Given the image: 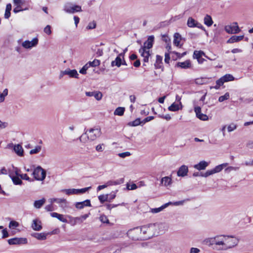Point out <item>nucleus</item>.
Instances as JSON below:
<instances>
[{
	"mask_svg": "<svg viewBox=\"0 0 253 253\" xmlns=\"http://www.w3.org/2000/svg\"><path fill=\"white\" fill-rule=\"evenodd\" d=\"M89 67L88 64H85L83 67L80 70V73L82 74H86V70Z\"/></svg>",
	"mask_w": 253,
	"mask_h": 253,
	"instance_id": "nucleus-57",
	"label": "nucleus"
},
{
	"mask_svg": "<svg viewBox=\"0 0 253 253\" xmlns=\"http://www.w3.org/2000/svg\"><path fill=\"white\" fill-rule=\"evenodd\" d=\"M190 62L189 60H186L184 62H178L177 63V66L178 67H180L182 68L186 69L190 67Z\"/></svg>",
	"mask_w": 253,
	"mask_h": 253,
	"instance_id": "nucleus-34",
	"label": "nucleus"
},
{
	"mask_svg": "<svg viewBox=\"0 0 253 253\" xmlns=\"http://www.w3.org/2000/svg\"><path fill=\"white\" fill-rule=\"evenodd\" d=\"M124 53H120L119 55L116 57L115 60L112 61L111 62V66L114 67V66H116L119 67L122 64H124L122 62V59H124Z\"/></svg>",
	"mask_w": 253,
	"mask_h": 253,
	"instance_id": "nucleus-20",
	"label": "nucleus"
},
{
	"mask_svg": "<svg viewBox=\"0 0 253 253\" xmlns=\"http://www.w3.org/2000/svg\"><path fill=\"white\" fill-rule=\"evenodd\" d=\"M19 226V224L16 221H11L10 222L9 224V227L10 228H14Z\"/></svg>",
	"mask_w": 253,
	"mask_h": 253,
	"instance_id": "nucleus-51",
	"label": "nucleus"
},
{
	"mask_svg": "<svg viewBox=\"0 0 253 253\" xmlns=\"http://www.w3.org/2000/svg\"><path fill=\"white\" fill-rule=\"evenodd\" d=\"M10 177L13 182L15 185H20L22 182L19 175V170L17 169H15V175L11 174Z\"/></svg>",
	"mask_w": 253,
	"mask_h": 253,
	"instance_id": "nucleus-17",
	"label": "nucleus"
},
{
	"mask_svg": "<svg viewBox=\"0 0 253 253\" xmlns=\"http://www.w3.org/2000/svg\"><path fill=\"white\" fill-rule=\"evenodd\" d=\"M188 172V167L185 165H182L179 168L177 172V175L178 176L184 177L187 175Z\"/></svg>",
	"mask_w": 253,
	"mask_h": 253,
	"instance_id": "nucleus-23",
	"label": "nucleus"
},
{
	"mask_svg": "<svg viewBox=\"0 0 253 253\" xmlns=\"http://www.w3.org/2000/svg\"><path fill=\"white\" fill-rule=\"evenodd\" d=\"M173 44L174 45L180 47L181 45L180 44V42L181 41V35L177 33L174 34L173 36Z\"/></svg>",
	"mask_w": 253,
	"mask_h": 253,
	"instance_id": "nucleus-27",
	"label": "nucleus"
},
{
	"mask_svg": "<svg viewBox=\"0 0 253 253\" xmlns=\"http://www.w3.org/2000/svg\"><path fill=\"white\" fill-rule=\"evenodd\" d=\"M14 5L16 6L13 9L14 13H17L21 11L28 10L27 7L23 8L25 4V1L23 0H13Z\"/></svg>",
	"mask_w": 253,
	"mask_h": 253,
	"instance_id": "nucleus-8",
	"label": "nucleus"
},
{
	"mask_svg": "<svg viewBox=\"0 0 253 253\" xmlns=\"http://www.w3.org/2000/svg\"><path fill=\"white\" fill-rule=\"evenodd\" d=\"M244 165L246 166L253 167V159H250L245 162Z\"/></svg>",
	"mask_w": 253,
	"mask_h": 253,
	"instance_id": "nucleus-61",
	"label": "nucleus"
},
{
	"mask_svg": "<svg viewBox=\"0 0 253 253\" xmlns=\"http://www.w3.org/2000/svg\"><path fill=\"white\" fill-rule=\"evenodd\" d=\"M203 56L206 57L208 59L211 60L215 59V58L211 59V58L208 57V56H206L205 53L201 50H199V51L195 50L194 52L193 57L194 58L197 59L198 63L200 64L203 63L204 62V61L205 60V59L202 58Z\"/></svg>",
	"mask_w": 253,
	"mask_h": 253,
	"instance_id": "nucleus-9",
	"label": "nucleus"
},
{
	"mask_svg": "<svg viewBox=\"0 0 253 253\" xmlns=\"http://www.w3.org/2000/svg\"><path fill=\"white\" fill-rule=\"evenodd\" d=\"M230 95L228 92H226L224 95L221 96L218 98L219 102H223L224 100H227L229 98Z\"/></svg>",
	"mask_w": 253,
	"mask_h": 253,
	"instance_id": "nucleus-46",
	"label": "nucleus"
},
{
	"mask_svg": "<svg viewBox=\"0 0 253 253\" xmlns=\"http://www.w3.org/2000/svg\"><path fill=\"white\" fill-rule=\"evenodd\" d=\"M69 218V223L72 226H75L78 223H82L79 217H74L71 216H68Z\"/></svg>",
	"mask_w": 253,
	"mask_h": 253,
	"instance_id": "nucleus-32",
	"label": "nucleus"
},
{
	"mask_svg": "<svg viewBox=\"0 0 253 253\" xmlns=\"http://www.w3.org/2000/svg\"><path fill=\"white\" fill-rule=\"evenodd\" d=\"M224 236L220 235L214 237V245L219 247V250H223L224 247Z\"/></svg>",
	"mask_w": 253,
	"mask_h": 253,
	"instance_id": "nucleus-11",
	"label": "nucleus"
},
{
	"mask_svg": "<svg viewBox=\"0 0 253 253\" xmlns=\"http://www.w3.org/2000/svg\"><path fill=\"white\" fill-rule=\"evenodd\" d=\"M14 152L19 157L24 156V150L22 146L20 144H16L13 146Z\"/></svg>",
	"mask_w": 253,
	"mask_h": 253,
	"instance_id": "nucleus-26",
	"label": "nucleus"
},
{
	"mask_svg": "<svg viewBox=\"0 0 253 253\" xmlns=\"http://www.w3.org/2000/svg\"><path fill=\"white\" fill-rule=\"evenodd\" d=\"M162 59L163 57L159 55L156 56V62L155 65L157 68H160L161 67V66L159 65V64L162 62Z\"/></svg>",
	"mask_w": 253,
	"mask_h": 253,
	"instance_id": "nucleus-45",
	"label": "nucleus"
},
{
	"mask_svg": "<svg viewBox=\"0 0 253 253\" xmlns=\"http://www.w3.org/2000/svg\"><path fill=\"white\" fill-rule=\"evenodd\" d=\"M209 162H207L205 161H202L198 164L195 165L193 167L198 170H205L209 166Z\"/></svg>",
	"mask_w": 253,
	"mask_h": 253,
	"instance_id": "nucleus-22",
	"label": "nucleus"
},
{
	"mask_svg": "<svg viewBox=\"0 0 253 253\" xmlns=\"http://www.w3.org/2000/svg\"><path fill=\"white\" fill-rule=\"evenodd\" d=\"M143 239L150 238L154 236L157 235V232L155 230L154 224L145 225L141 227Z\"/></svg>",
	"mask_w": 253,
	"mask_h": 253,
	"instance_id": "nucleus-2",
	"label": "nucleus"
},
{
	"mask_svg": "<svg viewBox=\"0 0 253 253\" xmlns=\"http://www.w3.org/2000/svg\"><path fill=\"white\" fill-rule=\"evenodd\" d=\"M182 105L181 102L177 103L175 102L173 103L170 106L168 107V110L170 111H177L179 110H181L182 109Z\"/></svg>",
	"mask_w": 253,
	"mask_h": 253,
	"instance_id": "nucleus-24",
	"label": "nucleus"
},
{
	"mask_svg": "<svg viewBox=\"0 0 253 253\" xmlns=\"http://www.w3.org/2000/svg\"><path fill=\"white\" fill-rule=\"evenodd\" d=\"M239 169V167H228L225 169V171L227 172H230L231 171L234 170L236 171L238 170Z\"/></svg>",
	"mask_w": 253,
	"mask_h": 253,
	"instance_id": "nucleus-59",
	"label": "nucleus"
},
{
	"mask_svg": "<svg viewBox=\"0 0 253 253\" xmlns=\"http://www.w3.org/2000/svg\"><path fill=\"white\" fill-rule=\"evenodd\" d=\"M155 230L157 232V235L165 233L169 229V225L166 223L154 224Z\"/></svg>",
	"mask_w": 253,
	"mask_h": 253,
	"instance_id": "nucleus-13",
	"label": "nucleus"
},
{
	"mask_svg": "<svg viewBox=\"0 0 253 253\" xmlns=\"http://www.w3.org/2000/svg\"><path fill=\"white\" fill-rule=\"evenodd\" d=\"M244 37V36L243 35L239 36H233L228 40L227 42L229 43H232L235 42H238L239 41L242 40Z\"/></svg>",
	"mask_w": 253,
	"mask_h": 253,
	"instance_id": "nucleus-30",
	"label": "nucleus"
},
{
	"mask_svg": "<svg viewBox=\"0 0 253 253\" xmlns=\"http://www.w3.org/2000/svg\"><path fill=\"white\" fill-rule=\"evenodd\" d=\"M198 22L195 20L193 18L189 17L187 20V25L189 27H195Z\"/></svg>",
	"mask_w": 253,
	"mask_h": 253,
	"instance_id": "nucleus-39",
	"label": "nucleus"
},
{
	"mask_svg": "<svg viewBox=\"0 0 253 253\" xmlns=\"http://www.w3.org/2000/svg\"><path fill=\"white\" fill-rule=\"evenodd\" d=\"M34 236L39 240H45L46 238V235L44 233H36Z\"/></svg>",
	"mask_w": 253,
	"mask_h": 253,
	"instance_id": "nucleus-44",
	"label": "nucleus"
},
{
	"mask_svg": "<svg viewBox=\"0 0 253 253\" xmlns=\"http://www.w3.org/2000/svg\"><path fill=\"white\" fill-rule=\"evenodd\" d=\"M102 96L103 95L101 92L98 91H95L94 97L97 100H100L102 99Z\"/></svg>",
	"mask_w": 253,
	"mask_h": 253,
	"instance_id": "nucleus-50",
	"label": "nucleus"
},
{
	"mask_svg": "<svg viewBox=\"0 0 253 253\" xmlns=\"http://www.w3.org/2000/svg\"><path fill=\"white\" fill-rule=\"evenodd\" d=\"M236 128H237V125L232 123V124H230L228 126L227 129H228V132H231V131L234 130L235 129H236Z\"/></svg>",
	"mask_w": 253,
	"mask_h": 253,
	"instance_id": "nucleus-55",
	"label": "nucleus"
},
{
	"mask_svg": "<svg viewBox=\"0 0 253 253\" xmlns=\"http://www.w3.org/2000/svg\"><path fill=\"white\" fill-rule=\"evenodd\" d=\"M100 220L103 223H108L109 220L106 216L102 215L100 216Z\"/></svg>",
	"mask_w": 253,
	"mask_h": 253,
	"instance_id": "nucleus-62",
	"label": "nucleus"
},
{
	"mask_svg": "<svg viewBox=\"0 0 253 253\" xmlns=\"http://www.w3.org/2000/svg\"><path fill=\"white\" fill-rule=\"evenodd\" d=\"M66 75H68L71 78H78L79 74L76 70L67 69L65 70Z\"/></svg>",
	"mask_w": 253,
	"mask_h": 253,
	"instance_id": "nucleus-31",
	"label": "nucleus"
},
{
	"mask_svg": "<svg viewBox=\"0 0 253 253\" xmlns=\"http://www.w3.org/2000/svg\"><path fill=\"white\" fill-rule=\"evenodd\" d=\"M101 134L102 132L100 127L95 126L86 130L80 137L79 139L83 143H86L87 140L92 141L99 138L101 135Z\"/></svg>",
	"mask_w": 253,
	"mask_h": 253,
	"instance_id": "nucleus-1",
	"label": "nucleus"
},
{
	"mask_svg": "<svg viewBox=\"0 0 253 253\" xmlns=\"http://www.w3.org/2000/svg\"><path fill=\"white\" fill-rule=\"evenodd\" d=\"M141 182H139L137 184L135 183H127L126 184V189L127 190H135L137 188H140V185H141Z\"/></svg>",
	"mask_w": 253,
	"mask_h": 253,
	"instance_id": "nucleus-36",
	"label": "nucleus"
},
{
	"mask_svg": "<svg viewBox=\"0 0 253 253\" xmlns=\"http://www.w3.org/2000/svg\"><path fill=\"white\" fill-rule=\"evenodd\" d=\"M127 234L132 240H138L143 239L141 228L139 227L129 230L127 232Z\"/></svg>",
	"mask_w": 253,
	"mask_h": 253,
	"instance_id": "nucleus-4",
	"label": "nucleus"
},
{
	"mask_svg": "<svg viewBox=\"0 0 253 253\" xmlns=\"http://www.w3.org/2000/svg\"><path fill=\"white\" fill-rule=\"evenodd\" d=\"M95 27L96 23L94 21H92L88 23V25L86 27V29L87 30H91L95 28Z\"/></svg>",
	"mask_w": 253,
	"mask_h": 253,
	"instance_id": "nucleus-54",
	"label": "nucleus"
},
{
	"mask_svg": "<svg viewBox=\"0 0 253 253\" xmlns=\"http://www.w3.org/2000/svg\"><path fill=\"white\" fill-rule=\"evenodd\" d=\"M32 228L34 230L36 231L40 230L42 229L41 222L36 219L34 220L32 224Z\"/></svg>",
	"mask_w": 253,
	"mask_h": 253,
	"instance_id": "nucleus-35",
	"label": "nucleus"
},
{
	"mask_svg": "<svg viewBox=\"0 0 253 253\" xmlns=\"http://www.w3.org/2000/svg\"><path fill=\"white\" fill-rule=\"evenodd\" d=\"M44 32L47 35H50L51 33V27L49 25H47L44 29Z\"/></svg>",
	"mask_w": 253,
	"mask_h": 253,
	"instance_id": "nucleus-64",
	"label": "nucleus"
},
{
	"mask_svg": "<svg viewBox=\"0 0 253 253\" xmlns=\"http://www.w3.org/2000/svg\"><path fill=\"white\" fill-rule=\"evenodd\" d=\"M204 23L208 27L211 26L213 23L211 17L209 15H207L204 18Z\"/></svg>",
	"mask_w": 253,
	"mask_h": 253,
	"instance_id": "nucleus-37",
	"label": "nucleus"
},
{
	"mask_svg": "<svg viewBox=\"0 0 253 253\" xmlns=\"http://www.w3.org/2000/svg\"><path fill=\"white\" fill-rule=\"evenodd\" d=\"M124 112L125 108L119 107L116 108V109L115 110L114 114L115 115L121 116L124 115Z\"/></svg>",
	"mask_w": 253,
	"mask_h": 253,
	"instance_id": "nucleus-40",
	"label": "nucleus"
},
{
	"mask_svg": "<svg viewBox=\"0 0 253 253\" xmlns=\"http://www.w3.org/2000/svg\"><path fill=\"white\" fill-rule=\"evenodd\" d=\"M154 42V37L153 36H149L147 40L144 43V45L141 48L149 50L152 47Z\"/></svg>",
	"mask_w": 253,
	"mask_h": 253,
	"instance_id": "nucleus-18",
	"label": "nucleus"
},
{
	"mask_svg": "<svg viewBox=\"0 0 253 253\" xmlns=\"http://www.w3.org/2000/svg\"><path fill=\"white\" fill-rule=\"evenodd\" d=\"M185 201V200H183V201H178V202H169L168 203H170L169 204V206L173 205V206H177L182 205Z\"/></svg>",
	"mask_w": 253,
	"mask_h": 253,
	"instance_id": "nucleus-56",
	"label": "nucleus"
},
{
	"mask_svg": "<svg viewBox=\"0 0 253 253\" xmlns=\"http://www.w3.org/2000/svg\"><path fill=\"white\" fill-rule=\"evenodd\" d=\"M8 243L10 245H20L27 244V239L26 238H13L8 240Z\"/></svg>",
	"mask_w": 253,
	"mask_h": 253,
	"instance_id": "nucleus-7",
	"label": "nucleus"
},
{
	"mask_svg": "<svg viewBox=\"0 0 253 253\" xmlns=\"http://www.w3.org/2000/svg\"><path fill=\"white\" fill-rule=\"evenodd\" d=\"M11 10V4L8 3L6 5L5 11L4 13V18L8 19L10 16V11Z\"/></svg>",
	"mask_w": 253,
	"mask_h": 253,
	"instance_id": "nucleus-38",
	"label": "nucleus"
},
{
	"mask_svg": "<svg viewBox=\"0 0 253 253\" xmlns=\"http://www.w3.org/2000/svg\"><path fill=\"white\" fill-rule=\"evenodd\" d=\"M172 183L171 175L169 176H165L161 179V184L166 187L170 186Z\"/></svg>",
	"mask_w": 253,
	"mask_h": 253,
	"instance_id": "nucleus-21",
	"label": "nucleus"
},
{
	"mask_svg": "<svg viewBox=\"0 0 253 253\" xmlns=\"http://www.w3.org/2000/svg\"><path fill=\"white\" fill-rule=\"evenodd\" d=\"M56 202L61 204L66 205L67 203L66 200L63 198H57Z\"/></svg>",
	"mask_w": 253,
	"mask_h": 253,
	"instance_id": "nucleus-63",
	"label": "nucleus"
},
{
	"mask_svg": "<svg viewBox=\"0 0 253 253\" xmlns=\"http://www.w3.org/2000/svg\"><path fill=\"white\" fill-rule=\"evenodd\" d=\"M123 182L124 179L123 178L117 180H109L107 181L105 184L98 186L97 190H101L107 188L108 186L119 185L123 183Z\"/></svg>",
	"mask_w": 253,
	"mask_h": 253,
	"instance_id": "nucleus-10",
	"label": "nucleus"
},
{
	"mask_svg": "<svg viewBox=\"0 0 253 253\" xmlns=\"http://www.w3.org/2000/svg\"><path fill=\"white\" fill-rule=\"evenodd\" d=\"M105 148V145L103 143L97 145L95 147L96 151L99 152H103Z\"/></svg>",
	"mask_w": 253,
	"mask_h": 253,
	"instance_id": "nucleus-48",
	"label": "nucleus"
},
{
	"mask_svg": "<svg viewBox=\"0 0 253 253\" xmlns=\"http://www.w3.org/2000/svg\"><path fill=\"white\" fill-rule=\"evenodd\" d=\"M86 206H90V201L88 200L81 202H78L75 205L76 208L80 209H83Z\"/></svg>",
	"mask_w": 253,
	"mask_h": 253,
	"instance_id": "nucleus-28",
	"label": "nucleus"
},
{
	"mask_svg": "<svg viewBox=\"0 0 253 253\" xmlns=\"http://www.w3.org/2000/svg\"><path fill=\"white\" fill-rule=\"evenodd\" d=\"M139 51L141 56L143 57V62L146 63L148 62L149 61V57L150 55L149 50L141 47Z\"/></svg>",
	"mask_w": 253,
	"mask_h": 253,
	"instance_id": "nucleus-19",
	"label": "nucleus"
},
{
	"mask_svg": "<svg viewBox=\"0 0 253 253\" xmlns=\"http://www.w3.org/2000/svg\"><path fill=\"white\" fill-rule=\"evenodd\" d=\"M238 243V240L236 238L225 235L223 250H226L236 246Z\"/></svg>",
	"mask_w": 253,
	"mask_h": 253,
	"instance_id": "nucleus-3",
	"label": "nucleus"
},
{
	"mask_svg": "<svg viewBox=\"0 0 253 253\" xmlns=\"http://www.w3.org/2000/svg\"><path fill=\"white\" fill-rule=\"evenodd\" d=\"M234 77L231 74H226L219 79V83L223 84L225 82L232 81L234 80Z\"/></svg>",
	"mask_w": 253,
	"mask_h": 253,
	"instance_id": "nucleus-25",
	"label": "nucleus"
},
{
	"mask_svg": "<svg viewBox=\"0 0 253 253\" xmlns=\"http://www.w3.org/2000/svg\"><path fill=\"white\" fill-rule=\"evenodd\" d=\"M169 204L170 203H166L159 208L151 209V211L154 213L159 212L164 210L167 207H168L169 206Z\"/></svg>",
	"mask_w": 253,
	"mask_h": 253,
	"instance_id": "nucleus-33",
	"label": "nucleus"
},
{
	"mask_svg": "<svg viewBox=\"0 0 253 253\" xmlns=\"http://www.w3.org/2000/svg\"><path fill=\"white\" fill-rule=\"evenodd\" d=\"M224 30L228 34H237L240 31L237 22H234L230 25L225 26Z\"/></svg>",
	"mask_w": 253,
	"mask_h": 253,
	"instance_id": "nucleus-6",
	"label": "nucleus"
},
{
	"mask_svg": "<svg viewBox=\"0 0 253 253\" xmlns=\"http://www.w3.org/2000/svg\"><path fill=\"white\" fill-rule=\"evenodd\" d=\"M100 64V61L98 59H94L93 61H90L86 63L89 67H97Z\"/></svg>",
	"mask_w": 253,
	"mask_h": 253,
	"instance_id": "nucleus-42",
	"label": "nucleus"
},
{
	"mask_svg": "<svg viewBox=\"0 0 253 253\" xmlns=\"http://www.w3.org/2000/svg\"><path fill=\"white\" fill-rule=\"evenodd\" d=\"M140 124H141V121H140V119H136L134 121L129 122L128 124V125H129V126H137L140 125Z\"/></svg>",
	"mask_w": 253,
	"mask_h": 253,
	"instance_id": "nucleus-47",
	"label": "nucleus"
},
{
	"mask_svg": "<svg viewBox=\"0 0 253 253\" xmlns=\"http://www.w3.org/2000/svg\"><path fill=\"white\" fill-rule=\"evenodd\" d=\"M38 43V39L37 38L33 39L31 41H25L22 43V46L26 49L31 48L36 46Z\"/></svg>",
	"mask_w": 253,
	"mask_h": 253,
	"instance_id": "nucleus-14",
	"label": "nucleus"
},
{
	"mask_svg": "<svg viewBox=\"0 0 253 253\" xmlns=\"http://www.w3.org/2000/svg\"><path fill=\"white\" fill-rule=\"evenodd\" d=\"M66 194L67 195H73V194H79L80 193H82L85 191H66Z\"/></svg>",
	"mask_w": 253,
	"mask_h": 253,
	"instance_id": "nucleus-53",
	"label": "nucleus"
},
{
	"mask_svg": "<svg viewBox=\"0 0 253 253\" xmlns=\"http://www.w3.org/2000/svg\"><path fill=\"white\" fill-rule=\"evenodd\" d=\"M205 242L209 246L214 245V237L206 239Z\"/></svg>",
	"mask_w": 253,
	"mask_h": 253,
	"instance_id": "nucleus-49",
	"label": "nucleus"
},
{
	"mask_svg": "<svg viewBox=\"0 0 253 253\" xmlns=\"http://www.w3.org/2000/svg\"><path fill=\"white\" fill-rule=\"evenodd\" d=\"M41 149L42 147L41 146H36L34 149L30 150V154L31 155H33L39 153L41 151Z\"/></svg>",
	"mask_w": 253,
	"mask_h": 253,
	"instance_id": "nucleus-43",
	"label": "nucleus"
},
{
	"mask_svg": "<svg viewBox=\"0 0 253 253\" xmlns=\"http://www.w3.org/2000/svg\"><path fill=\"white\" fill-rule=\"evenodd\" d=\"M131 154L129 152H125L118 154V156L122 158H125L126 157L130 156Z\"/></svg>",
	"mask_w": 253,
	"mask_h": 253,
	"instance_id": "nucleus-58",
	"label": "nucleus"
},
{
	"mask_svg": "<svg viewBox=\"0 0 253 253\" xmlns=\"http://www.w3.org/2000/svg\"><path fill=\"white\" fill-rule=\"evenodd\" d=\"M45 200L42 199V200L36 201L34 203V206L36 208H40L45 203Z\"/></svg>",
	"mask_w": 253,
	"mask_h": 253,
	"instance_id": "nucleus-41",
	"label": "nucleus"
},
{
	"mask_svg": "<svg viewBox=\"0 0 253 253\" xmlns=\"http://www.w3.org/2000/svg\"><path fill=\"white\" fill-rule=\"evenodd\" d=\"M32 174L36 180L40 181L44 180L46 176V171L40 166L35 169Z\"/></svg>",
	"mask_w": 253,
	"mask_h": 253,
	"instance_id": "nucleus-5",
	"label": "nucleus"
},
{
	"mask_svg": "<svg viewBox=\"0 0 253 253\" xmlns=\"http://www.w3.org/2000/svg\"><path fill=\"white\" fill-rule=\"evenodd\" d=\"M64 10L67 13H74L82 11V8L79 5L67 4L64 7Z\"/></svg>",
	"mask_w": 253,
	"mask_h": 253,
	"instance_id": "nucleus-12",
	"label": "nucleus"
},
{
	"mask_svg": "<svg viewBox=\"0 0 253 253\" xmlns=\"http://www.w3.org/2000/svg\"><path fill=\"white\" fill-rule=\"evenodd\" d=\"M50 215L55 218H57L60 221L63 222H67V220L63 214L58 213L57 212H51Z\"/></svg>",
	"mask_w": 253,
	"mask_h": 253,
	"instance_id": "nucleus-29",
	"label": "nucleus"
},
{
	"mask_svg": "<svg viewBox=\"0 0 253 253\" xmlns=\"http://www.w3.org/2000/svg\"><path fill=\"white\" fill-rule=\"evenodd\" d=\"M8 94L7 89H5L2 93H1V102H3L4 100V97L6 96Z\"/></svg>",
	"mask_w": 253,
	"mask_h": 253,
	"instance_id": "nucleus-60",
	"label": "nucleus"
},
{
	"mask_svg": "<svg viewBox=\"0 0 253 253\" xmlns=\"http://www.w3.org/2000/svg\"><path fill=\"white\" fill-rule=\"evenodd\" d=\"M108 194L100 195L98 197V199L101 203H104L108 200Z\"/></svg>",
	"mask_w": 253,
	"mask_h": 253,
	"instance_id": "nucleus-52",
	"label": "nucleus"
},
{
	"mask_svg": "<svg viewBox=\"0 0 253 253\" xmlns=\"http://www.w3.org/2000/svg\"><path fill=\"white\" fill-rule=\"evenodd\" d=\"M223 169L222 166L219 165L216 166L214 169L210 170H208L206 171L203 174H202L203 177H207L210 175H212L215 173L219 172L221 171Z\"/></svg>",
	"mask_w": 253,
	"mask_h": 253,
	"instance_id": "nucleus-15",
	"label": "nucleus"
},
{
	"mask_svg": "<svg viewBox=\"0 0 253 253\" xmlns=\"http://www.w3.org/2000/svg\"><path fill=\"white\" fill-rule=\"evenodd\" d=\"M194 111L196 113V116L199 119L203 121H207L208 120V117L201 113V108L199 106L194 107Z\"/></svg>",
	"mask_w": 253,
	"mask_h": 253,
	"instance_id": "nucleus-16",
	"label": "nucleus"
}]
</instances>
